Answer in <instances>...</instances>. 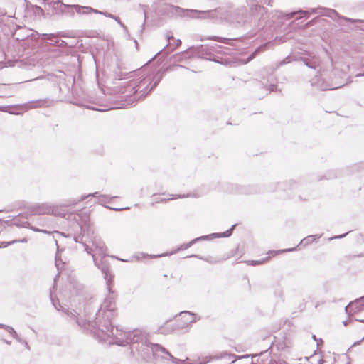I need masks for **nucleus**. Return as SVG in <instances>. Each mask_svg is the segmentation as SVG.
<instances>
[{"instance_id":"nucleus-1","label":"nucleus","mask_w":364,"mask_h":364,"mask_svg":"<svg viewBox=\"0 0 364 364\" xmlns=\"http://www.w3.org/2000/svg\"><path fill=\"white\" fill-rule=\"evenodd\" d=\"M115 297L112 294L107 296L97 313L95 323L102 335L99 333L103 340L106 337L111 338L116 336L115 332H118L117 328H114L111 324V320L114 318L116 311Z\"/></svg>"},{"instance_id":"nucleus-2","label":"nucleus","mask_w":364,"mask_h":364,"mask_svg":"<svg viewBox=\"0 0 364 364\" xmlns=\"http://www.w3.org/2000/svg\"><path fill=\"white\" fill-rule=\"evenodd\" d=\"M92 246L94 249L89 247L87 245H85V250L88 254H91L95 265L101 269L104 274V278L107 282V289L110 291L109 282L112 280V275L109 271V267L107 263L102 261V257L106 255L107 248L104 242L100 239L95 238L92 242Z\"/></svg>"},{"instance_id":"nucleus-3","label":"nucleus","mask_w":364,"mask_h":364,"mask_svg":"<svg viewBox=\"0 0 364 364\" xmlns=\"http://www.w3.org/2000/svg\"><path fill=\"white\" fill-rule=\"evenodd\" d=\"M116 341L115 343L118 345L124 346L128 343H141L143 346H146L152 349L151 345L153 343L148 344L147 336L145 333L140 330H134L132 332L125 333L124 338H118L116 331Z\"/></svg>"},{"instance_id":"nucleus-4","label":"nucleus","mask_w":364,"mask_h":364,"mask_svg":"<svg viewBox=\"0 0 364 364\" xmlns=\"http://www.w3.org/2000/svg\"><path fill=\"white\" fill-rule=\"evenodd\" d=\"M46 102V100H43L31 101L23 105H18L17 107H14V110L10 112V113L19 114L31 109L41 107L45 105Z\"/></svg>"},{"instance_id":"nucleus-5","label":"nucleus","mask_w":364,"mask_h":364,"mask_svg":"<svg viewBox=\"0 0 364 364\" xmlns=\"http://www.w3.org/2000/svg\"><path fill=\"white\" fill-rule=\"evenodd\" d=\"M311 85L316 86L321 90H331L341 87L344 85V83H329L323 80L317 79L316 82L314 80L311 81Z\"/></svg>"},{"instance_id":"nucleus-6","label":"nucleus","mask_w":364,"mask_h":364,"mask_svg":"<svg viewBox=\"0 0 364 364\" xmlns=\"http://www.w3.org/2000/svg\"><path fill=\"white\" fill-rule=\"evenodd\" d=\"M346 311L349 314H356L358 312L364 311V297L350 303L345 309Z\"/></svg>"},{"instance_id":"nucleus-7","label":"nucleus","mask_w":364,"mask_h":364,"mask_svg":"<svg viewBox=\"0 0 364 364\" xmlns=\"http://www.w3.org/2000/svg\"><path fill=\"white\" fill-rule=\"evenodd\" d=\"M65 6L68 7V8L75 9V11L79 15H85V14H89L90 13H99L98 10L95 9L90 6H80L77 4H74V5L65 4Z\"/></svg>"},{"instance_id":"nucleus-8","label":"nucleus","mask_w":364,"mask_h":364,"mask_svg":"<svg viewBox=\"0 0 364 364\" xmlns=\"http://www.w3.org/2000/svg\"><path fill=\"white\" fill-rule=\"evenodd\" d=\"M311 13L326 15L333 19H336V17H339L338 14L333 9H326L324 8L312 9Z\"/></svg>"},{"instance_id":"nucleus-9","label":"nucleus","mask_w":364,"mask_h":364,"mask_svg":"<svg viewBox=\"0 0 364 364\" xmlns=\"http://www.w3.org/2000/svg\"><path fill=\"white\" fill-rule=\"evenodd\" d=\"M302 61L307 67L313 69H316L317 68H318L320 66L321 63L320 60L316 57H314L312 58H302Z\"/></svg>"},{"instance_id":"nucleus-10","label":"nucleus","mask_w":364,"mask_h":364,"mask_svg":"<svg viewBox=\"0 0 364 364\" xmlns=\"http://www.w3.org/2000/svg\"><path fill=\"white\" fill-rule=\"evenodd\" d=\"M195 12L199 14L198 17L201 18H213L216 17L217 11L215 10L212 11H194Z\"/></svg>"},{"instance_id":"nucleus-11","label":"nucleus","mask_w":364,"mask_h":364,"mask_svg":"<svg viewBox=\"0 0 364 364\" xmlns=\"http://www.w3.org/2000/svg\"><path fill=\"white\" fill-rule=\"evenodd\" d=\"M166 38L167 39V41L169 42L171 39L173 40V43L172 44H170V43H168L163 50H164L166 48H167L168 46H171L173 47L172 50L178 48L181 44V41L180 39H176L174 40L173 39V36L170 33H167L166 34Z\"/></svg>"},{"instance_id":"nucleus-12","label":"nucleus","mask_w":364,"mask_h":364,"mask_svg":"<svg viewBox=\"0 0 364 364\" xmlns=\"http://www.w3.org/2000/svg\"><path fill=\"white\" fill-rule=\"evenodd\" d=\"M0 327L5 328L14 338H16L19 342H21V340L18 337L17 333L12 327L7 326L3 324H0Z\"/></svg>"},{"instance_id":"nucleus-13","label":"nucleus","mask_w":364,"mask_h":364,"mask_svg":"<svg viewBox=\"0 0 364 364\" xmlns=\"http://www.w3.org/2000/svg\"><path fill=\"white\" fill-rule=\"evenodd\" d=\"M319 237H320V236H317V235H309V236L305 237L304 239H303L301 241L300 245H304V246L307 245Z\"/></svg>"},{"instance_id":"nucleus-14","label":"nucleus","mask_w":364,"mask_h":364,"mask_svg":"<svg viewBox=\"0 0 364 364\" xmlns=\"http://www.w3.org/2000/svg\"><path fill=\"white\" fill-rule=\"evenodd\" d=\"M149 82V80H146V77H144V76H142L141 77H140V80L139 81V80H136L133 82H131V86L133 87L134 89H135L136 87H139V85H138L137 83L139 82V84H143V85H146L147 84V82Z\"/></svg>"},{"instance_id":"nucleus-15","label":"nucleus","mask_w":364,"mask_h":364,"mask_svg":"<svg viewBox=\"0 0 364 364\" xmlns=\"http://www.w3.org/2000/svg\"><path fill=\"white\" fill-rule=\"evenodd\" d=\"M247 356H245L244 358H247ZM222 358H224V359H227L228 360H231L232 358H234V360H232L231 361V363H234L237 359H241L243 357L242 356H237V358H236V356L235 355H232V354H228V353H224L223 354V355L221 356Z\"/></svg>"},{"instance_id":"nucleus-16","label":"nucleus","mask_w":364,"mask_h":364,"mask_svg":"<svg viewBox=\"0 0 364 364\" xmlns=\"http://www.w3.org/2000/svg\"><path fill=\"white\" fill-rule=\"evenodd\" d=\"M208 39L216 41L221 42L223 43H228V41L231 40L230 38H221V37H218V36H210L208 38Z\"/></svg>"},{"instance_id":"nucleus-17","label":"nucleus","mask_w":364,"mask_h":364,"mask_svg":"<svg viewBox=\"0 0 364 364\" xmlns=\"http://www.w3.org/2000/svg\"><path fill=\"white\" fill-rule=\"evenodd\" d=\"M160 80H161V77H159L156 81L154 83V85L151 86V87L148 90V87H146L144 90L142 91V95H146L149 92H151L153 89H154L157 85L159 84V82H160Z\"/></svg>"},{"instance_id":"nucleus-18","label":"nucleus","mask_w":364,"mask_h":364,"mask_svg":"<svg viewBox=\"0 0 364 364\" xmlns=\"http://www.w3.org/2000/svg\"><path fill=\"white\" fill-rule=\"evenodd\" d=\"M14 224L18 226V227H22V228H29L31 230H33V228H36V227H33L32 225H31V224L26 221V222H23L22 223H17L16 221L14 222Z\"/></svg>"},{"instance_id":"nucleus-19","label":"nucleus","mask_w":364,"mask_h":364,"mask_svg":"<svg viewBox=\"0 0 364 364\" xmlns=\"http://www.w3.org/2000/svg\"><path fill=\"white\" fill-rule=\"evenodd\" d=\"M39 214H49L51 212V210L48 207L42 206L39 208V209L36 211Z\"/></svg>"},{"instance_id":"nucleus-20","label":"nucleus","mask_w":364,"mask_h":364,"mask_svg":"<svg viewBox=\"0 0 364 364\" xmlns=\"http://www.w3.org/2000/svg\"><path fill=\"white\" fill-rule=\"evenodd\" d=\"M251 9L252 11L254 12V11H258V12H261L263 14V12H264L265 11V9L263 7V6H261L258 4H254L251 7Z\"/></svg>"},{"instance_id":"nucleus-21","label":"nucleus","mask_w":364,"mask_h":364,"mask_svg":"<svg viewBox=\"0 0 364 364\" xmlns=\"http://www.w3.org/2000/svg\"><path fill=\"white\" fill-rule=\"evenodd\" d=\"M60 35L59 33L58 34H43V36L44 38V39L46 40H49V41H54V38H58V36H60Z\"/></svg>"},{"instance_id":"nucleus-22","label":"nucleus","mask_w":364,"mask_h":364,"mask_svg":"<svg viewBox=\"0 0 364 364\" xmlns=\"http://www.w3.org/2000/svg\"><path fill=\"white\" fill-rule=\"evenodd\" d=\"M235 225H233L230 230H228L226 232L222 233L221 236H223V237H229V236H230L231 234H232V231L235 228Z\"/></svg>"},{"instance_id":"nucleus-23","label":"nucleus","mask_w":364,"mask_h":364,"mask_svg":"<svg viewBox=\"0 0 364 364\" xmlns=\"http://www.w3.org/2000/svg\"><path fill=\"white\" fill-rule=\"evenodd\" d=\"M17 241L18 240H12L11 242H1V245H0V247H8L9 245H11V244H14V243H17Z\"/></svg>"},{"instance_id":"nucleus-24","label":"nucleus","mask_w":364,"mask_h":364,"mask_svg":"<svg viewBox=\"0 0 364 364\" xmlns=\"http://www.w3.org/2000/svg\"><path fill=\"white\" fill-rule=\"evenodd\" d=\"M205 238V237H199V238H197V239H195L193 240H192L191 242H190L189 243L186 244V245H184L183 247V249H187L189 247H191L195 242H196L197 240H200V239H203Z\"/></svg>"},{"instance_id":"nucleus-25","label":"nucleus","mask_w":364,"mask_h":364,"mask_svg":"<svg viewBox=\"0 0 364 364\" xmlns=\"http://www.w3.org/2000/svg\"><path fill=\"white\" fill-rule=\"evenodd\" d=\"M98 12H99V13H97L98 14L104 15V16H105L107 17H109V18H114V15H112V14L107 13V12H103V11H99V10H98Z\"/></svg>"},{"instance_id":"nucleus-26","label":"nucleus","mask_w":364,"mask_h":364,"mask_svg":"<svg viewBox=\"0 0 364 364\" xmlns=\"http://www.w3.org/2000/svg\"><path fill=\"white\" fill-rule=\"evenodd\" d=\"M33 231L38 232H43V233H46V234H50V232H49V231H47L46 230L39 229L37 228H33Z\"/></svg>"},{"instance_id":"nucleus-27","label":"nucleus","mask_w":364,"mask_h":364,"mask_svg":"<svg viewBox=\"0 0 364 364\" xmlns=\"http://www.w3.org/2000/svg\"><path fill=\"white\" fill-rule=\"evenodd\" d=\"M262 261H259V260H251V261L248 262V264H252V265L259 264H262Z\"/></svg>"},{"instance_id":"nucleus-28","label":"nucleus","mask_w":364,"mask_h":364,"mask_svg":"<svg viewBox=\"0 0 364 364\" xmlns=\"http://www.w3.org/2000/svg\"><path fill=\"white\" fill-rule=\"evenodd\" d=\"M113 19H114L121 26L124 27V24L121 22V21L119 18V17H117V16H114Z\"/></svg>"},{"instance_id":"nucleus-29","label":"nucleus","mask_w":364,"mask_h":364,"mask_svg":"<svg viewBox=\"0 0 364 364\" xmlns=\"http://www.w3.org/2000/svg\"><path fill=\"white\" fill-rule=\"evenodd\" d=\"M342 18L346 20V21H352V22L360 21L359 20H353V19L347 18H344V17H342Z\"/></svg>"},{"instance_id":"nucleus-30","label":"nucleus","mask_w":364,"mask_h":364,"mask_svg":"<svg viewBox=\"0 0 364 364\" xmlns=\"http://www.w3.org/2000/svg\"><path fill=\"white\" fill-rule=\"evenodd\" d=\"M17 242H27V239L26 238H23L21 240H17Z\"/></svg>"},{"instance_id":"nucleus-31","label":"nucleus","mask_w":364,"mask_h":364,"mask_svg":"<svg viewBox=\"0 0 364 364\" xmlns=\"http://www.w3.org/2000/svg\"><path fill=\"white\" fill-rule=\"evenodd\" d=\"M296 13H299V14H309V11H304V10H299V11H297Z\"/></svg>"},{"instance_id":"nucleus-32","label":"nucleus","mask_w":364,"mask_h":364,"mask_svg":"<svg viewBox=\"0 0 364 364\" xmlns=\"http://www.w3.org/2000/svg\"><path fill=\"white\" fill-rule=\"evenodd\" d=\"M275 87H276V86H275V85H270V91H274Z\"/></svg>"},{"instance_id":"nucleus-33","label":"nucleus","mask_w":364,"mask_h":364,"mask_svg":"<svg viewBox=\"0 0 364 364\" xmlns=\"http://www.w3.org/2000/svg\"><path fill=\"white\" fill-rule=\"evenodd\" d=\"M346 235V234H343V235H340V236H336V237H335L334 238H342V237H343Z\"/></svg>"},{"instance_id":"nucleus-34","label":"nucleus","mask_w":364,"mask_h":364,"mask_svg":"<svg viewBox=\"0 0 364 364\" xmlns=\"http://www.w3.org/2000/svg\"><path fill=\"white\" fill-rule=\"evenodd\" d=\"M97 193H98L97 192H95V193H93V194H90V195H88L87 196H96L97 195Z\"/></svg>"},{"instance_id":"nucleus-35","label":"nucleus","mask_w":364,"mask_h":364,"mask_svg":"<svg viewBox=\"0 0 364 364\" xmlns=\"http://www.w3.org/2000/svg\"><path fill=\"white\" fill-rule=\"evenodd\" d=\"M357 321L364 322V318H356Z\"/></svg>"},{"instance_id":"nucleus-36","label":"nucleus","mask_w":364,"mask_h":364,"mask_svg":"<svg viewBox=\"0 0 364 364\" xmlns=\"http://www.w3.org/2000/svg\"><path fill=\"white\" fill-rule=\"evenodd\" d=\"M134 43H135L136 47L137 48H138V43H137V41L136 40L134 41Z\"/></svg>"},{"instance_id":"nucleus-37","label":"nucleus","mask_w":364,"mask_h":364,"mask_svg":"<svg viewBox=\"0 0 364 364\" xmlns=\"http://www.w3.org/2000/svg\"><path fill=\"white\" fill-rule=\"evenodd\" d=\"M162 50H161L159 51V52L156 53V55H155V57H156V56H157L158 55H159V54L162 52Z\"/></svg>"},{"instance_id":"nucleus-38","label":"nucleus","mask_w":364,"mask_h":364,"mask_svg":"<svg viewBox=\"0 0 364 364\" xmlns=\"http://www.w3.org/2000/svg\"><path fill=\"white\" fill-rule=\"evenodd\" d=\"M25 345H26V347L28 349H29V346H28V343H27L26 342H25Z\"/></svg>"},{"instance_id":"nucleus-39","label":"nucleus","mask_w":364,"mask_h":364,"mask_svg":"<svg viewBox=\"0 0 364 364\" xmlns=\"http://www.w3.org/2000/svg\"><path fill=\"white\" fill-rule=\"evenodd\" d=\"M296 13H291L290 17H292Z\"/></svg>"},{"instance_id":"nucleus-40","label":"nucleus","mask_w":364,"mask_h":364,"mask_svg":"<svg viewBox=\"0 0 364 364\" xmlns=\"http://www.w3.org/2000/svg\"><path fill=\"white\" fill-rule=\"evenodd\" d=\"M294 250V249H288V250H287V251H292Z\"/></svg>"},{"instance_id":"nucleus-41","label":"nucleus","mask_w":364,"mask_h":364,"mask_svg":"<svg viewBox=\"0 0 364 364\" xmlns=\"http://www.w3.org/2000/svg\"><path fill=\"white\" fill-rule=\"evenodd\" d=\"M144 18H145L144 21H146V12H144Z\"/></svg>"},{"instance_id":"nucleus-42","label":"nucleus","mask_w":364,"mask_h":364,"mask_svg":"<svg viewBox=\"0 0 364 364\" xmlns=\"http://www.w3.org/2000/svg\"><path fill=\"white\" fill-rule=\"evenodd\" d=\"M75 242H79L78 239L77 237L75 238Z\"/></svg>"},{"instance_id":"nucleus-43","label":"nucleus","mask_w":364,"mask_h":364,"mask_svg":"<svg viewBox=\"0 0 364 364\" xmlns=\"http://www.w3.org/2000/svg\"><path fill=\"white\" fill-rule=\"evenodd\" d=\"M71 316H72V317H73V318H75V314H72V313H71Z\"/></svg>"},{"instance_id":"nucleus-44","label":"nucleus","mask_w":364,"mask_h":364,"mask_svg":"<svg viewBox=\"0 0 364 364\" xmlns=\"http://www.w3.org/2000/svg\"><path fill=\"white\" fill-rule=\"evenodd\" d=\"M254 56V54H252L250 57V59H252Z\"/></svg>"},{"instance_id":"nucleus-45","label":"nucleus","mask_w":364,"mask_h":364,"mask_svg":"<svg viewBox=\"0 0 364 364\" xmlns=\"http://www.w3.org/2000/svg\"><path fill=\"white\" fill-rule=\"evenodd\" d=\"M183 313H184V314H190V313H189V312H188V311H185V312H183Z\"/></svg>"},{"instance_id":"nucleus-46","label":"nucleus","mask_w":364,"mask_h":364,"mask_svg":"<svg viewBox=\"0 0 364 364\" xmlns=\"http://www.w3.org/2000/svg\"><path fill=\"white\" fill-rule=\"evenodd\" d=\"M6 343L7 344H10V342H9V341H6Z\"/></svg>"},{"instance_id":"nucleus-47","label":"nucleus","mask_w":364,"mask_h":364,"mask_svg":"<svg viewBox=\"0 0 364 364\" xmlns=\"http://www.w3.org/2000/svg\"><path fill=\"white\" fill-rule=\"evenodd\" d=\"M362 75L359 74V75H357L356 76L357 77H359V76H361Z\"/></svg>"}]
</instances>
